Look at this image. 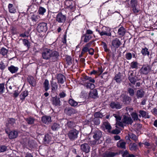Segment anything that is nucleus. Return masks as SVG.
I'll return each mask as SVG.
<instances>
[{
    "label": "nucleus",
    "mask_w": 157,
    "mask_h": 157,
    "mask_svg": "<svg viewBox=\"0 0 157 157\" xmlns=\"http://www.w3.org/2000/svg\"><path fill=\"white\" fill-rule=\"evenodd\" d=\"M96 32H98L101 36H105L108 37H111L112 36L111 29L108 27L103 26L100 30L98 28L95 29Z\"/></svg>",
    "instance_id": "1"
},
{
    "label": "nucleus",
    "mask_w": 157,
    "mask_h": 157,
    "mask_svg": "<svg viewBox=\"0 0 157 157\" xmlns=\"http://www.w3.org/2000/svg\"><path fill=\"white\" fill-rule=\"evenodd\" d=\"M152 66L149 64L145 63L144 64L139 70L140 75H147L153 71L152 70Z\"/></svg>",
    "instance_id": "2"
},
{
    "label": "nucleus",
    "mask_w": 157,
    "mask_h": 157,
    "mask_svg": "<svg viewBox=\"0 0 157 157\" xmlns=\"http://www.w3.org/2000/svg\"><path fill=\"white\" fill-rule=\"evenodd\" d=\"M78 131L76 129L73 128L68 132L67 136L71 141H73L78 138Z\"/></svg>",
    "instance_id": "3"
},
{
    "label": "nucleus",
    "mask_w": 157,
    "mask_h": 157,
    "mask_svg": "<svg viewBox=\"0 0 157 157\" xmlns=\"http://www.w3.org/2000/svg\"><path fill=\"white\" fill-rule=\"evenodd\" d=\"M130 7L134 14H137L140 11L139 6L138 5L137 0H131L130 2Z\"/></svg>",
    "instance_id": "4"
},
{
    "label": "nucleus",
    "mask_w": 157,
    "mask_h": 157,
    "mask_svg": "<svg viewBox=\"0 0 157 157\" xmlns=\"http://www.w3.org/2000/svg\"><path fill=\"white\" fill-rule=\"evenodd\" d=\"M48 29L47 24L45 22L40 23L38 24L36 30L39 33H46Z\"/></svg>",
    "instance_id": "5"
},
{
    "label": "nucleus",
    "mask_w": 157,
    "mask_h": 157,
    "mask_svg": "<svg viewBox=\"0 0 157 157\" xmlns=\"http://www.w3.org/2000/svg\"><path fill=\"white\" fill-rule=\"evenodd\" d=\"M64 5L67 9H69L72 11H74L76 9L75 3L73 0H65Z\"/></svg>",
    "instance_id": "6"
},
{
    "label": "nucleus",
    "mask_w": 157,
    "mask_h": 157,
    "mask_svg": "<svg viewBox=\"0 0 157 157\" xmlns=\"http://www.w3.org/2000/svg\"><path fill=\"white\" fill-rule=\"evenodd\" d=\"M66 19V15L63 14L60 12L58 13L55 17L56 21L59 23H64L65 22Z\"/></svg>",
    "instance_id": "7"
},
{
    "label": "nucleus",
    "mask_w": 157,
    "mask_h": 157,
    "mask_svg": "<svg viewBox=\"0 0 157 157\" xmlns=\"http://www.w3.org/2000/svg\"><path fill=\"white\" fill-rule=\"evenodd\" d=\"M59 56V53L58 52L53 50H51V58L49 62H52L58 61Z\"/></svg>",
    "instance_id": "8"
},
{
    "label": "nucleus",
    "mask_w": 157,
    "mask_h": 157,
    "mask_svg": "<svg viewBox=\"0 0 157 157\" xmlns=\"http://www.w3.org/2000/svg\"><path fill=\"white\" fill-rule=\"evenodd\" d=\"M51 50L49 48L44 49L42 52V57L44 59L50 60Z\"/></svg>",
    "instance_id": "9"
},
{
    "label": "nucleus",
    "mask_w": 157,
    "mask_h": 157,
    "mask_svg": "<svg viewBox=\"0 0 157 157\" xmlns=\"http://www.w3.org/2000/svg\"><path fill=\"white\" fill-rule=\"evenodd\" d=\"M122 44V43L118 38H115L111 41V48H114L115 50L118 48Z\"/></svg>",
    "instance_id": "10"
},
{
    "label": "nucleus",
    "mask_w": 157,
    "mask_h": 157,
    "mask_svg": "<svg viewBox=\"0 0 157 157\" xmlns=\"http://www.w3.org/2000/svg\"><path fill=\"white\" fill-rule=\"evenodd\" d=\"M130 74H128V79L130 82L133 85H135L137 81H138V77L135 75H134V73L132 71H129Z\"/></svg>",
    "instance_id": "11"
},
{
    "label": "nucleus",
    "mask_w": 157,
    "mask_h": 157,
    "mask_svg": "<svg viewBox=\"0 0 157 157\" xmlns=\"http://www.w3.org/2000/svg\"><path fill=\"white\" fill-rule=\"evenodd\" d=\"M51 96L52 98L50 99V101L53 105L57 106L60 105L61 101L60 100V98L57 95L54 97H52V95H51Z\"/></svg>",
    "instance_id": "12"
},
{
    "label": "nucleus",
    "mask_w": 157,
    "mask_h": 157,
    "mask_svg": "<svg viewBox=\"0 0 157 157\" xmlns=\"http://www.w3.org/2000/svg\"><path fill=\"white\" fill-rule=\"evenodd\" d=\"M50 85L51 86V92L54 93L57 91L58 89V85L56 82L53 81V78L52 80L50 81Z\"/></svg>",
    "instance_id": "13"
},
{
    "label": "nucleus",
    "mask_w": 157,
    "mask_h": 157,
    "mask_svg": "<svg viewBox=\"0 0 157 157\" xmlns=\"http://www.w3.org/2000/svg\"><path fill=\"white\" fill-rule=\"evenodd\" d=\"M76 112V110L72 107H66L64 109L65 113L69 116H71Z\"/></svg>",
    "instance_id": "14"
},
{
    "label": "nucleus",
    "mask_w": 157,
    "mask_h": 157,
    "mask_svg": "<svg viewBox=\"0 0 157 157\" xmlns=\"http://www.w3.org/2000/svg\"><path fill=\"white\" fill-rule=\"evenodd\" d=\"M90 148L89 145L86 143L82 144L80 145V149L81 150L86 153H87L90 152Z\"/></svg>",
    "instance_id": "15"
},
{
    "label": "nucleus",
    "mask_w": 157,
    "mask_h": 157,
    "mask_svg": "<svg viewBox=\"0 0 157 157\" xmlns=\"http://www.w3.org/2000/svg\"><path fill=\"white\" fill-rule=\"evenodd\" d=\"M56 78L57 80V83L59 84H63L66 80L65 76L60 73L56 74Z\"/></svg>",
    "instance_id": "16"
},
{
    "label": "nucleus",
    "mask_w": 157,
    "mask_h": 157,
    "mask_svg": "<svg viewBox=\"0 0 157 157\" xmlns=\"http://www.w3.org/2000/svg\"><path fill=\"white\" fill-rule=\"evenodd\" d=\"M93 36L86 35V34H83L81 36L80 42L86 43L88 42Z\"/></svg>",
    "instance_id": "17"
},
{
    "label": "nucleus",
    "mask_w": 157,
    "mask_h": 157,
    "mask_svg": "<svg viewBox=\"0 0 157 157\" xmlns=\"http://www.w3.org/2000/svg\"><path fill=\"white\" fill-rule=\"evenodd\" d=\"M102 135V132L101 131L99 130H96L94 132L93 137L95 140L98 141L101 137Z\"/></svg>",
    "instance_id": "18"
},
{
    "label": "nucleus",
    "mask_w": 157,
    "mask_h": 157,
    "mask_svg": "<svg viewBox=\"0 0 157 157\" xmlns=\"http://www.w3.org/2000/svg\"><path fill=\"white\" fill-rule=\"evenodd\" d=\"M83 85L87 89H89L90 90L93 89L95 87L94 83L90 82L89 81H85L83 82Z\"/></svg>",
    "instance_id": "19"
},
{
    "label": "nucleus",
    "mask_w": 157,
    "mask_h": 157,
    "mask_svg": "<svg viewBox=\"0 0 157 157\" xmlns=\"http://www.w3.org/2000/svg\"><path fill=\"white\" fill-rule=\"evenodd\" d=\"M93 42V41H90L89 43H87L83 47L81 51L82 54H85L89 51V48L91 47Z\"/></svg>",
    "instance_id": "20"
},
{
    "label": "nucleus",
    "mask_w": 157,
    "mask_h": 157,
    "mask_svg": "<svg viewBox=\"0 0 157 157\" xmlns=\"http://www.w3.org/2000/svg\"><path fill=\"white\" fill-rule=\"evenodd\" d=\"M41 121L43 123L48 124L52 121L51 117L46 115L43 116L41 117Z\"/></svg>",
    "instance_id": "21"
},
{
    "label": "nucleus",
    "mask_w": 157,
    "mask_h": 157,
    "mask_svg": "<svg viewBox=\"0 0 157 157\" xmlns=\"http://www.w3.org/2000/svg\"><path fill=\"white\" fill-rule=\"evenodd\" d=\"M123 122L125 124H131L133 122L131 118L130 117H128L125 115L123 117L122 120Z\"/></svg>",
    "instance_id": "22"
},
{
    "label": "nucleus",
    "mask_w": 157,
    "mask_h": 157,
    "mask_svg": "<svg viewBox=\"0 0 157 157\" xmlns=\"http://www.w3.org/2000/svg\"><path fill=\"white\" fill-rule=\"evenodd\" d=\"M89 96L91 98L94 99L98 98V96L97 90L96 89H93L92 91H90Z\"/></svg>",
    "instance_id": "23"
},
{
    "label": "nucleus",
    "mask_w": 157,
    "mask_h": 157,
    "mask_svg": "<svg viewBox=\"0 0 157 157\" xmlns=\"http://www.w3.org/2000/svg\"><path fill=\"white\" fill-rule=\"evenodd\" d=\"M118 155L117 152L109 151L107 153H104L103 155V157H114Z\"/></svg>",
    "instance_id": "24"
},
{
    "label": "nucleus",
    "mask_w": 157,
    "mask_h": 157,
    "mask_svg": "<svg viewBox=\"0 0 157 157\" xmlns=\"http://www.w3.org/2000/svg\"><path fill=\"white\" fill-rule=\"evenodd\" d=\"M110 106L112 109H119L121 108L122 106L120 105L119 102H112L110 103Z\"/></svg>",
    "instance_id": "25"
},
{
    "label": "nucleus",
    "mask_w": 157,
    "mask_h": 157,
    "mask_svg": "<svg viewBox=\"0 0 157 157\" xmlns=\"http://www.w3.org/2000/svg\"><path fill=\"white\" fill-rule=\"evenodd\" d=\"M52 137L51 136L48 134H46L43 139L44 143V144H48L51 141Z\"/></svg>",
    "instance_id": "26"
},
{
    "label": "nucleus",
    "mask_w": 157,
    "mask_h": 157,
    "mask_svg": "<svg viewBox=\"0 0 157 157\" xmlns=\"http://www.w3.org/2000/svg\"><path fill=\"white\" fill-rule=\"evenodd\" d=\"M126 29L123 26L120 27L118 29L117 33L121 37L124 36L126 33Z\"/></svg>",
    "instance_id": "27"
},
{
    "label": "nucleus",
    "mask_w": 157,
    "mask_h": 157,
    "mask_svg": "<svg viewBox=\"0 0 157 157\" xmlns=\"http://www.w3.org/2000/svg\"><path fill=\"white\" fill-rule=\"evenodd\" d=\"M114 79L117 83H121L122 82L121 73L120 72H119L118 74H116L114 77Z\"/></svg>",
    "instance_id": "28"
},
{
    "label": "nucleus",
    "mask_w": 157,
    "mask_h": 157,
    "mask_svg": "<svg viewBox=\"0 0 157 157\" xmlns=\"http://www.w3.org/2000/svg\"><path fill=\"white\" fill-rule=\"evenodd\" d=\"M28 94L29 92L27 90H25L22 92L19 96L20 100L22 101H24L25 98L28 96Z\"/></svg>",
    "instance_id": "29"
},
{
    "label": "nucleus",
    "mask_w": 157,
    "mask_h": 157,
    "mask_svg": "<svg viewBox=\"0 0 157 157\" xmlns=\"http://www.w3.org/2000/svg\"><path fill=\"white\" fill-rule=\"evenodd\" d=\"M139 114H141L142 117L145 119L149 118L150 116L148 114V113L144 110H140L139 112Z\"/></svg>",
    "instance_id": "30"
},
{
    "label": "nucleus",
    "mask_w": 157,
    "mask_h": 157,
    "mask_svg": "<svg viewBox=\"0 0 157 157\" xmlns=\"http://www.w3.org/2000/svg\"><path fill=\"white\" fill-rule=\"evenodd\" d=\"M144 94V91L142 89L138 90L136 92V96L138 98H143Z\"/></svg>",
    "instance_id": "31"
},
{
    "label": "nucleus",
    "mask_w": 157,
    "mask_h": 157,
    "mask_svg": "<svg viewBox=\"0 0 157 157\" xmlns=\"http://www.w3.org/2000/svg\"><path fill=\"white\" fill-rule=\"evenodd\" d=\"M28 124H34L35 121V119L32 117H29L28 118L25 119Z\"/></svg>",
    "instance_id": "32"
},
{
    "label": "nucleus",
    "mask_w": 157,
    "mask_h": 157,
    "mask_svg": "<svg viewBox=\"0 0 157 157\" xmlns=\"http://www.w3.org/2000/svg\"><path fill=\"white\" fill-rule=\"evenodd\" d=\"M103 125L105 128L106 129L108 130V131L109 132H110L111 130L112 129V127L108 122L105 121L103 123Z\"/></svg>",
    "instance_id": "33"
},
{
    "label": "nucleus",
    "mask_w": 157,
    "mask_h": 157,
    "mask_svg": "<svg viewBox=\"0 0 157 157\" xmlns=\"http://www.w3.org/2000/svg\"><path fill=\"white\" fill-rule=\"evenodd\" d=\"M131 98L127 95H125L123 97V102L124 104H129L131 101Z\"/></svg>",
    "instance_id": "34"
},
{
    "label": "nucleus",
    "mask_w": 157,
    "mask_h": 157,
    "mask_svg": "<svg viewBox=\"0 0 157 157\" xmlns=\"http://www.w3.org/2000/svg\"><path fill=\"white\" fill-rule=\"evenodd\" d=\"M66 64L69 66L71 65L72 64V57L70 56L67 55L65 57Z\"/></svg>",
    "instance_id": "35"
},
{
    "label": "nucleus",
    "mask_w": 157,
    "mask_h": 157,
    "mask_svg": "<svg viewBox=\"0 0 157 157\" xmlns=\"http://www.w3.org/2000/svg\"><path fill=\"white\" fill-rule=\"evenodd\" d=\"M67 124L69 128H72V129L74 128L76 126L75 122L72 121H68Z\"/></svg>",
    "instance_id": "36"
},
{
    "label": "nucleus",
    "mask_w": 157,
    "mask_h": 157,
    "mask_svg": "<svg viewBox=\"0 0 157 157\" xmlns=\"http://www.w3.org/2000/svg\"><path fill=\"white\" fill-rule=\"evenodd\" d=\"M18 133L17 131L13 130L10 131V139L16 138L18 136Z\"/></svg>",
    "instance_id": "37"
},
{
    "label": "nucleus",
    "mask_w": 157,
    "mask_h": 157,
    "mask_svg": "<svg viewBox=\"0 0 157 157\" xmlns=\"http://www.w3.org/2000/svg\"><path fill=\"white\" fill-rule=\"evenodd\" d=\"M130 66V69H137L138 68V63L137 61H133L131 63L129 64Z\"/></svg>",
    "instance_id": "38"
},
{
    "label": "nucleus",
    "mask_w": 157,
    "mask_h": 157,
    "mask_svg": "<svg viewBox=\"0 0 157 157\" xmlns=\"http://www.w3.org/2000/svg\"><path fill=\"white\" fill-rule=\"evenodd\" d=\"M49 81L47 79H45L43 83V86L45 91L47 92L49 89Z\"/></svg>",
    "instance_id": "39"
},
{
    "label": "nucleus",
    "mask_w": 157,
    "mask_h": 157,
    "mask_svg": "<svg viewBox=\"0 0 157 157\" xmlns=\"http://www.w3.org/2000/svg\"><path fill=\"white\" fill-rule=\"evenodd\" d=\"M131 116L133 120L140 121L141 120L138 118V114L136 112H133L132 113H131Z\"/></svg>",
    "instance_id": "40"
},
{
    "label": "nucleus",
    "mask_w": 157,
    "mask_h": 157,
    "mask_svg": "<svg viewBox=\"0 0 157 157\" xmlns=\"http://www.w3.org/2000/svg\"><path fill=\"white\" fill-rule=\"evenodd\" d=\"M78 103L72 98H70L68 100L69 104L72 106H76L78 105Z\"/></svg>",
    "instance_id": "41"
},
{
    "label": "nucleus",
    "mask_w": 157,
    "mask_h": 157,
    "mask_svg": "<svg viewBox=\"0 0 157 157\" xmlns=\"http://www.w3.org/2000/svg\"><path fill=\"white\" fill-rule=\"evenodd\" d=\"M51 127L53 131H55L60 128V125L56 123H54L51 125Z\"/></svg>",
    "instance_id": "42"
},
{
    "label": "nucleus",
    "mask_w": 157,
    "mask_h": 157,
    "mask_svg": "<svg viewBox=\"0 0 157 157\" xmlns=\"http://www.w3.org/2000/svg\"><path fill=\"white\" fill-rule=\"evenodd\" d=\"M129 148L131 151H136L137 149V146L135 143H134L130 144Z\"/></svg>",
    "instance_id": "43"
},
{
    "label": "nucleus",
    "mask_w": 157,
    "mask_h": 157,
    "mask_svg": "<svg viewBox=\"0 0 157 157\" xmlns=\"http://www.w3.org/2000/svg\"><path fill=\"white\" fill-rule=\"evenodd\" d=\"M83 78L86 80L83 81V82L85 81H89L90 82H91L92 83H94L95 82V80L94 78H93L91 77H89L86 75L84 76Z\"/></svg>",
    "instance_id": "44"
},
{
    "label": "nucleus",
    "mask_w": 157,
    "mask_h": 157,
    "mask_svg": "<svg viewBox=\"0 0 157 157\" xmlns=\"http://www.w3.org/2000/svg\"><path fill=\"white\" fill-rule=\"evenodd\" d=\"M141 53L144 56L147 55L148 56L149 55V52L148 51V49L146 47L142 48Z\"/></svg>",
    "instance_id": "45"
},
{
    "label": "nucleus",
    "mask_w": 157,
    "mask_h": 157,
    "mask_svg": "<svg viewBox=\"0 0 157 157\" xmlns=\"http://www.w3.org/2000/svg\"><path fill=\"white\" fill-rule=\"evenodd\" d=\"M101 45L102 46V47L103 48L104 51L105 52H108L109 51V49L108 48L107 45L105 42L104 41H102L101 42Z\"/></svg>",
    "instance_id": "46"
},
{
    "label": "nucleus",
    "mask_w": 157,
    "mask_h": 157,
    "mask_svg": "<svg viewBox=\"0 0 157 157\" xmlns=\"http://www.w3.org/2000/svg\"><path fill=\"white\" fill-rule=\"evenodd\" d=\"M86 35L91 36H93L95 38V36L94 34V32L89 29H86V31L85 33Z\"/></svg>",
    "instance_id": "47"
},
{
    "label": "nucleus",
    "mask_w": 157,
    "mask_h": 157,
    "mask_svg": "<svg viewBox=\"0 0 157 157\" xmlns=\"http://www.w3.org/2000/svg\"><path fill=\"white\" fill-rule=\"evenodd\" d=\"M46 11V9L44 7L40 6L38 10V12L39 14L43 15Z\"/></svg>",
    "instance_id": "48"
},
{
    "label": "nucleus",
    "mask_w": 157,
    "mask_h": 157,
    "mask_svg": "<svg viewBox=\"0 0 157 157\" xmlns=\"http://www.w3.org/2000/svg\"><path fill=\"white\" fill-rule=\"evenodd\" d=\"M91 121L93 123V124L96 125L99 124L100 123V119L97 117H94L93 119Z\"/></svg>",
    "instance_id": "49"
},
{
    "label": "nucleus",
    "mask_w": 157,
    "mask_h": 157,
    "mask_svg": "<svg viewBox=\"0 0 157 157\" xmlns=\"http://www.w3.org/2000/svg\"><path fill=\"white\" fill-rule=\"evenodd\" d=\"M34 79L33 77L32 76L28 77L27 78V82L31 86H33V84L34 82Z\"/></svg>",
    "instance_id": "50"
},
{
    "label": "nucleus",
    "mask_w": 157,
    "mask_h": 157,
    "mask_svg": "<svg viewBox=\"0 0 157 157\" xmlns=\"http://www.w3.org/2000/svg\"><path fill=\"white\" fill-rule=\"evenodd\" d=\"M23 43L24 45L29 49L30 47V43L28 40L26 39H24L22 40Z\"/></svg>",
    "instance_id": "51"
},
{
    "label": "nucleus",
    "mask_w": 157,
    "mask_h": 157,
    "mask_svg": "<svg viewBox=\"0 0 157 157\" xmlns=\"http://www.w3.org/2000/svg\"><path fill=\"white\" fill-rule=\"evenodd\" d=\"M18 70L17 67H15L13 65L10 66V72L12 74L17 72Z\"/></svg>",
    "instance_id": "52"
},
{
    "label": "nucleus",
    "mask_w": 157,
    "mask_h": 157,
    "mask_svg": "<svg viewBox=\"0 0 157 157\" xmlns=\"http://www.w3.org/2000/svg\"><path fill=\"white\" fill-rule=\"evenodd\" d=\"M128 93L129 94V95L131 97H133L135 94L134 90L132 88L129 87L127 89Z\"/></svg>",
    "instance_id": "53"
},
{
    "label": "nucleus",
    "mask_w": 157,
    "mask_h": 157,
    "mask_svg": "<svg viewBox=\"0 0 157 157\" xmlns=\"http://www.w3.org/2000/svg\"><path fill=\"white\" fill-rule=\"evenodd\" d=\"M20 94L18 90H16L13 91V93H12L11 96L13 97L14 98H17L19 95Z\"/></svg>",
    "instance_id": "54"
},
{
    "label": "nucleus",
    "mask_w": 157,
    "mask_h": 157,
    "mask_svg": "<svg viewBox=\"0 0 157 157\" xmlns=\"http://www.w3.org/2000/svg\"><path fill=\"white\" fill-rule=\"evenodd\" d=\"M67 32L66 31L64 33L63 36V38L62 39V42L63 44H67Z\"/></svg>",
    "instance_id": "55"
},
{
    "label": "nucleus",
    "mask_w": 157,
    "mask_h": 157,
    "mask_svg": "<svg viewBox=\"0 0 157 157\" xmlns=\"http://www.w3.org/2000/svg\"><path fill=\"white\" fill-rule=\"evenodd\" d=\"M129 137H128V138L129 140V138H130L131 139H132L135 141H136L138 139V137L136 136L133 133H132L130 135H129Z\"/></svg>",
    "instance_id": "56"
},
{
    "label": "nucleus",
    "mask_w": 157,
    "mask_h": 157,
    "mask_svg": "<svg viewBox=\"0 0 157 157\" xmlns=\"http://www.w3.org/2000/svg\"><path fill=\"white\" fill-rule=\"evenodd\" d=\"M29 36V34L28 32L25 31L24 33H22L20 34V37H28Z\"/></svg>",
    "instance_id": "57"
},
{
    "label": "nucleus",
    "mask_w": 157,
    "mask_h": 157,
    "mask_svg": "<svg viewBox=\"0 0 157 157\" xmlns=\"http://www.w3.org/2000/svg\"><path fill=\"white\" fill-rule=\"evenodd\" d=\"M120 132L121 131L120 130L117 128H116L114 130H112L111 131H110V133L113 134L117 135L120 133Z\"/></svg>",
    "instance_id": "58"
},
{
    "label": "nucleus",
    "mask_w": 157,
    "mask_h": 157,
    "mask_svg": "<svg viewBox=\"0 0 157 157\" xmlns=\"http://www.w3.org/2000/svg\"><path fill=\"white\" fill-rule=\"evenodd\" d=\"M125 58L128 60H131L132 58V54L130 52H128L125 54Z\"/></svg>",
    "instance_id": "59"
},
{
    "label": "nucleus",
    "mask_w": 157,
    "mask_h": 157,
    "mask_svg": "<svg viewBox=\"0 0 157 157\" xmlns=\"http://www.w3.org/2000/svg\"><path fill=\"white\" fill-rule=\"evenodd\" d=\"M7 52V50L5 48H2L1 49L0 53L3 56L6 55Z\"/></svg>",
    "instance_id": "60"
},
{
    "label": "nucleus",
    "mask_w": 157,
    "mask_h": 157,
    "mask_svg": "<svg viewBox=\"0 0 157 157\" xmlns=\"http://www.w3.org/2000/svg\"><path fill=\"white\" fill-rule=\"evenodd\" d=\"M7 147L5 145L0 146V153L6 151L7 150Z\"/></svg>",
    "instance_id": "61"
},
{
    "label": "nucleus",
    "mask_w": 157,
    "mask_h": 157,
    "mask_svg": "<svg viewBox=\"0 0 157 157\" xmlns=\"http://www.w3.org/2000/svg\"><path fill=\"white\" fill-rule=\"evenodd\" d=\"M120 153L122 154L123 157H125L129 154V153L127 150H126L124 151H121Z\"/></svg>",
    "instance_id": "62"
},
{
    "label": "nucleus",
    "mask_w": 157,
    "mask_h": 157,
    "mask_svg": "<svg viewBox=\"0 0 157 157\" xmlns=\"http://www.w3.org/2000/svg\"><path fill=\"white\" fill-rule=\"evenodd\" d=\"M66 96V94L65 92L63 91L62 92H60L59 94V96L60 98H63L65 97Z\"/></svg>",
    "instance_id": "63"
},
{
    "label": "nucleus",
    "mask_w": 157,
    "mask_h": 157,
    "mask_svg": "<svg viewBox=\"0 0 157 157\" xmlns=\"http://www.w3.org/2000/svg\"><path fill=\"white\" fill-rule=\"evenodd\" d=\"M95 117H97V118H101L102 114L100 112H95L94 115Z\"/></svg>",
    "instance_id": "64"
}]
</instances>
